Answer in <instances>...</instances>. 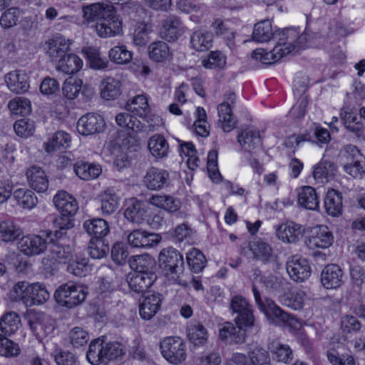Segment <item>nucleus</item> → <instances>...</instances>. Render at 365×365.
Returning <instances> with one entry per match:
<instances>
[{"mask_svg": "<svg viewBox=\"0 0 365 365\" xmlns=\"http://www.w3.org/2000/svg\"><path fill=\"white\" fill-rule=\"evenodd\" d=\"M29 291L30 304H27V307L43 304L50 298V293L43 284L38 282L31 284Z\"/></svg>", "mask_w": 365, "mask_h": 365, "instance_id": "40", "label": "nucleus"}, {"mask_svg": "<svg viewBox=\"0 0 365 365\" xmlns=\"http://www.w3.org/2000/svg\"><path fill=\"white\" fill-rule=\"evenodd\" d=\"M300 225L287 222L280 225L277 229L276 234L279 240L286 243H294L301 235Z\"/></svg>", "mask_w": 365, "mask_h": 365, "instance_id": "28", "label": "nucleus"}, {"mask_svg": "<svg viewBox=\"0 0 365 365\" xmlns=\"http://www.w3.org/2000/svg\"><path fill=\"white\" fill-rule=\"evenodd\" d=\"M170 175L165 170L151 167L144 178L143 184L150 190H160L168 185Z\"/></svg>", "mask_w": 365, "mask_h": 365, "instance_id": "10", "label": "nucleus"}, {"mask_svg": "<svg viewBox=\"0 0 365 365\" xmlns=\"http://www.w3.org/2000/svg\"><path fill=\"white\" fill-rule=\"evenodd\" d=\"M190 41L191 47L197 51H207L212 45V35L202 29L193 31Z\"/></svg>", "mask_w": 365, "mask_h": 365, "instance_id": "38", "label": "nucleus"}, {"mask_svg": "<svg viewBox=\"0 0 365 365\" xmlns=\"http://www.w3.org/2000/svg\"><path fill=\"white\" fill-rule=\"evenodd\" d=\"M237 141L242 149L252 155H257L262 150V141L257 131L244 130L238 135Z\"/></svg>", "mask_w": 365, "mask_h": 365, "instance_id": "18", "label": "nucleus"}, {"mask_svg": "<svg viewBox=\"0 0 365 365\" xmlns=\"http://www.w3.org/2000/svg\"><path fill=\"white\" fill-rule=\"evenodd\" d=\"M91 68L103 70L108 68V61L101 56L99 50L94 47H88L83 50Z\"/></svg>", "mask_w": 365, "mask_h": 365, "instance_id": "49", "label": "nucleus"}, {"mask_svg": "<svg viewBox=\"0 0 365 365\" xmlns=\"http://www.w3.org/2000/svg\"><path fill=\"white\" fill-rule=\"evenodd\" d=\"M269 349L277 361L288 364L292 360V351L288 345L272 341L269 345Z\"/></svg>", "mask_w": 365, "mask_h": 365, "instance_id": "52", "label": "nucleus"}, {"mask_svg": "<svg viewBox=\"0 0 365 365\" xmlns=\"http://www.w3.org/2000/svg\"><path fill=\"white\" fill-rule=\"evenodd\" d=\"M14 197L17 204L24 209H32L38 204L36 194L26 188H19L14 192Z\"/></svg>", "mask_w": 365, "mask_h": 365, "instance_id": "46", "label": "nucleus"}, {"mask_svg": "<svg viewBox=\"0 0 365 365\" xmlns=\"http://www.w3.org/2000/svg\"><path fill=\"white\" fill-rule=\"evenodd\" d=\"M250 247L257 259L269 262L273 258L272 248L266 242L257 241L251 244Z\"/></svg>", "mask_w": 365, "mask_h": 365, "instance_id": "60", "label": "nucleus"}, {"mask_svg": "<svg viewBox=\"0 0 365 365\" xmlns=\"http://www.w3.org/2000/svg\"><path fill=\"white\" fill-rule=\"evenodd\" d=\"M232 310L238 315L235 317L236 324H242L245 327H252L254 324V316L247 299L240 295L232 297L230 303Z\"/></svg>", "mask_w": 365, "mask_h": 365, "instance_id": "9", "label": "nucleus"}, {"mask_svg": "<svg viewBox=\"0 0 365 365\" xmlns=\"http://www.w3.org/2000/svg\"><path fill=\"white\" fill-rule=\"evenodd\" d=\"M279 36L278 42L277 45L272 50L274 53L275 61H279L284 56L288 55L294 51L293 46L289 43L288 39L285 36L284 31L277 34Z\"/></svg>", "mask_w": 365, "mask_h": 365, "instance_id": "61", "label": "nucleus"}, {"mask_svg": "<svg viewBox=\"0 0 365 365\" xmlns=\"http://www.w3.org/2000/svg\"><path fill=\"white\" fill-rule=\"evenodd\" d=\"M163 356L170 363L178 364L186 359V348L183 340L180 337L165 338L160 344Z\"/></svg>", "mask_w": 365, "mask_h": 365, "instance_id": "5", "label": "nucleus"}, {"mask_svg": "<svg viewBox=\"0 0 365 365\" xmlns=\"http://www.w3.org/2000/svg\"><path fill=\"white\" fill-rule=\"evenodd\" d=\"M336 170V165L331 160L322 158L314 167L313 172L314 178L319 182H328Z\"/></svg>", "mask_w": 365, "mask_h": 365, "instance_id": "36", "label": "nucleus"}, {"mask_svg": "<svg viewBox=\"0 0 365 365\" xmlns=\"http://www.w3.org/2000/svg\"><path fill=\"white\" fill-rule=\"evenodd\" d=\"M219 120L222 122V128L225 132H230L236 125L230 103L223 102L217 107Z\"/></svg>", "mask_w": 365, "mask_h": 365, "instance_id": "44", "label": "nucleus"}, {"mask_svg": "<svg viewBox=\"0 0 365 365\" xmlns=\"http://www.w3.org/2000/svg\"><path fill=\"white\" fill-rule=\"evenodd\" d=\"M158 262L167 278L180 285L187 286V281L182 278L183 257L177 250L173 247L162 250L158 256Z\"/></svg>", "mask_w": 365, "mask_h": 365, "instance_id": "1", "label": "nucleus"}, {"mask_svg": "<svg viewBox=\"0 0 365 365\" xmlns=\"http://www.w3.org/2000/svg\"><path fill=\"white\" fill-rule=\"evenodd\" d=\"M130 245L138 248H149L156 245L161 237L156 233L148 232L143 230H135L127 237Z\"/></svg>", "mask_w": 365, "mask_h": 365, "instance_id": "11", "label": "nucleus"}, {"mask_svg": "<svg viewBox=\"0 0 365 365\" xmlns=\"http://www.w3.org/2000/svg\"><path fill=\"white\" fill-rule=\"evenodd\" d=\"M250 365H270L269 353L260 346H255L248 352Z\"/></svg>", "mask_w": 365, "mask_h": 365, "instance_id": "62", "label": "nucleus"}, {"mask_svg": "<svg viewBox=\"0 0 365 365\" xmlns=\"http://www.w3.org/2000/svg\"><path fill=\"white\" fill-rule=\"evenodd\" d=\"M299 204L308 210H316L319 207V200L316 190L310 186L303 187L298 194Z\"/></svg>", "mask_w": 365, "mask_h": 365, "instance_id": "42", "label": "nucleus"}, {"mask_svg": "<svg viewBox=\"0 0 365 365\" xmlns=\"http://www.w3.org/2000/svg\"><path fill=\"white\" fill-rule=\"evenodd\" d=\"M123 346L117 341L103 344L100 339L92 341L86 354L88 361L93 365H106L109 361L123 355Z\"/></svg>", "mask_w": 365, "mask_h": 365, "instance_id": "2", "label": "nucleus"}, {"mask_svg": "<svg viewBox=\"0 0 365 365\" xmlns=\"http://www.w3.org/2000/svg\"><path fill=\"white\" fill-rule=\"evenodd\" d=\"M70 142L71 137L67 133L57 131L43 143V148L46 153L51 154L60 148L68 147Z\"/></svg>", "mask_w": 365, "mask_h": 365, "instance_id": "37", "label": "nucleus"}, {"mask_svg": "<svg viewBox=\"0 0 365 365\" xmlns=\"http://www.w3.org/2000/svg\"><path fill=\"white\" fill-rule=\"evenodd\" d=\"M343 271L336 264L327 265L321 273V282L326 289H336L344 284Z\"/></svg>", "mask_w": 365, "mask_h": 365, "instance_id": "15", "label": "nucleus"}, {"mask_svg": "<svg viewBox=\"0 0 365 365\" xmlns=\"http://www.w3.org/2000/svg\"><path fill=\"white\" fill-rule=\"evenodd\" d=\"M287 272L295 282H302L311 274V267L308 261L299 255H292L287 261Z\"/></svg>", "mask_w": 365, "mask_h": 365, "instance_id": "8", "label": "nucleus"}, {"mask_svg": "<svg viewBox=\"0 0 365 365\" xmlns=\"http://www.w3.org/2000/svg\"><path fill=\"white\" fill-rule=\"evenodd\" d=\"M74 170L76 174L83 180L96 179L102 172L100 165L83 161L76 163Z\"/></svg>", "mask_w": 365, "mask_h": 365, "instance_id": "39", "label": "nucleus"}, {"mask_svg": "<svg viewBox=\"0 0 365 365\" xmlns=\"http://www.w3.org/2000/svg\"><path fill=\"white\" fill-rule=\"evenodd\" d=\"M8 107L16 115H26L31 110L30 101L25 98H16L9 101Z\"/></svg>", "mask_w": 365, "mask_h": 365, "instance_id": "63", "label": "nucleus"}, {"mask_svg": "<svg viewBox=\"0 0 365 365\" xmlns=\"http://www.w3.org/2000/svg\"><path fill=\"white\" fill-rule=\"evenodd\" d=\"M334 237L329 228L324 225L314 227L309 238V245L311 247L325 249L329 247L333 242Z\"/></svg>", "mask_w": 365, "mask_h": 365, "instance_id": "23", "label": "nucleus"}, {"mask_svg": "<svg viewBox=\"0 0 365 365\" xmlns=\"http://www.w3.org/2000/svg\"><path fill=\"white\" fill-rule=\"evenodd\" d=\"M112 6L101 3L91 4L83 8V17L87 22L100 21L112 15Z\"/></svg>", "mask_w": 365, "mask_h": 365, "instance_id": "21", "label": "nucleus"}, {"mask_svg": "<svg viewBox=\"0 0 365 365\" xmlns=\"http://www.w3.org/2000/svg\"><path fill=\"white\" fill-rule=\"evenodd\" d=\"M306 294L304 291L294 289L284 296L283 304L294 310L300 309L303 307Z\"/></svg>", "mask_w": 365, "mask_h": 365, "instance_id": "56", "label": "nucleus"}, {"mask_svg": "<svg viewBox=\"0 0 365 365\" xmlns=\"http://www.w3.org/2000/svg\"><path fill=\"white\" fill-rule=\"evenodd\" d=\"M186 260L190 269L195 273L202 272L207 263L202 252L195 248H192L187 253Z\"/></svg>", "mask_w": 365, "mask_h": 365, "instance_id": "54", "label": "nucleus"}, {"mask_svg": "<svg viewBox=\"0 0 365 365\" xmlns=\"http://www.w3.org/2000/svg\"><path fill=\"white\" fill-rule=\"evenodd\" d=\"M22 235V229L13 220L6 219L0 221V239L3 242H14Z\"/></svg>", "mask_w": 365, "mask_h": 365, "instance_id": "31", "label": "nucleus"}, {"mask_svg": "<svg viewBox=\"0 0 365 365\" xmlns=\"http://www.w3.org/2000/svg\"><path fill=\"white\" fill-rule=\"evenodd\" d=\"M26 318L31 330L38 339L45 337L53 330L51 326L46 325V318L42 312H29Z\"/></svg>", "mask_w": 365, "mask_h": 365, "instance_id": "20", "label": "nucleus"}, {"mask_svg": "<svg viewBox=\"0 0 365 365\" xmlns=\"http://www.w3.org/2000/svg\"><path fill=\"white\" fill-rule=\"evenodd\" d=\"M245 325L225 322L220 329L219 336L221 340L229 343L242 344L245 341Z\"/></svg>", "mask_w": 365, "mask_h": 365, "instance_id": "14", "label": "nucleus"}, {"mask_svg": "<svg viewBox=\"0 0 365 365\" xmlns=\"http://www.w3.org/2000/svg\"><path fill=\"white\" fill-rule=\"evenodd\" d=\"M116 123L122 128H125L132 130L135 132H138L144 128V124L140 120L128 113L124 112L116 115Z\"/></svg>", "mask_w": 365, "mask_h": 365, "instance_id": "53", "label": "nucleus"}, {"mask_svg": "<svg viewBox=\"0 0 365 365\" xmlns=\"http://www.w3.org/2000/svg\"><path fill=\"white\" fill-rule=\"evenodd\" d=\"M120 87L121 84L118 80L107 76L100 83V95L106 101L114 100L120 94Z\"/></svg>", "mask_w": 365, "mask_h": 365, "instance_id": "29", "label": "nucleus"}, {"mask_svg": "<svg viewBox=\"0 0 365 365\" xmlns=\"http://www.w3.org/2000/svg\"><path fill=\"white\" fill-rule=\"evenodd\" d=\"M83 67V61L75 53L65 54L58 60L57 71L66 75L78 72Z\"/></svg>", "mask_w": 365, "mask_h": 365, "instance_id": "27", "label": "nucleus"}, {"mask_svg": "<svg viewBox=\"0 0 365 365\" xmlns=\"http://www.w3.org/2000/svg\"><path fill=\"white\" fill-rule=\"evenodd\" d=\"M50 234L51 232H42L39 235L29 234L23 236L18 242L20 252L27 257L43 254L48 247Z\"/></svg>", "mask_w": 365, "mask_h": 365, "instance_id": "4", "label": "nucleus"}, {"mask_svg": "<svg viewBox=\"0 0 365 365\" xmlns=\"http://www.w3.org/2000/svg\"><path fill=\"white\" fill-rule=\"evenodd\" d=\"M130 267L136 273H155V261L149 255H141L133 257Z\"/></svg>", "mask_w": 365, "mask_h": 365, "instance_id": "43", "label": "nucleus"}, {"mask_svg": "<svg viewBox=\"0 0 365 365\" xmlns=\"http://www.w3.org/2000/svg\"><path fill=\"white\" fill-rule=\"evenodd\" d=\"M118 207V198L111 190H105L101 195V210L103 214L113 213Z\"/></svg>", "mask_w": 365, "mask_h": 365, "instance_id": "57", "label": "nucleus"}, {"mask_svg": "<svg viewBox=\"0 0 365 365\" xmlns=\"http://www.w3.org/2000/svg\"><path fill=\"white\" fill-rule=\"evenodd\" d=\"M149 57L155 62H165L172 58V52L167 43L158 41L148 46Z\"/></svg>", "mask_w": 365, "mask_h": 365, "instance_id": "35", "label": "nucleus"}, {"mask_svg": "<svg viewBox=\"0 0 365 365\" xmlns=\"http://www.w3.org/2000/svg\"><path fill=\"white\" fill-rule=\"evenodd\" d=\"M162 303L161 295L158 293L147 292L140 300L139 312L145 320H150L159 311Z\"/></svg>", "mask_w": 365, "mask_h": 365, "instance_id": "13", "label": "nucleus"}, {"mask_svg": "<svg viewBox=\"0 0 365 365\" xmlns=\"http://www.w3.org/2000/svg\"><path fill=\"white\" fill-rule=\"evenodd\" d=\"M53 203L63 215L73 216L78 209L76 200L65 191L58 192L53 197Z\"/></svg>", "mask_w": 365, "mask_h": 365, "instance_id": "22", "label": "nucleus"}, {"mask_svg": "<svg viewBox=\"0 0 365 365\" xmlns=\"http://www.w3.org/2000/svg\"><path fill=\"white\" fill-rule=\"evenodd\" d=\"M324 207L329 215L335 217L340 215L342 210L341 193L334 189L329 190L324 200Z\"/></svg>", "mask_w": 365, "mask_h": 365, "instance_id": "41", "label": "nucleus"}, {"mask_svg": "<svg viewBox=\"0 0 365 365\" xmlns=\"http://www.w3.org/2000/svg\"><path fill=\"white\" fill-rule=\"evenodd\" d=\"M29 186L38 192H43L48 187V179L43 169L34 165L26 171Z\"/></svg>", "mask_w": 365, "mask_h": 365, "instance_id": "24", "label": "nucleus"}, {"mask_svg": "<svg viewBox=\"0 0 365 365\" xmlns=\"http://www.w3.org/2000/svg\"><path fill=\"white\" fill-rule=\"evenodd\" d=\"M20 326V317L15 312H7L0 318V330L1 334L6 336H11L16 333Z\"/></svg>", "mask_w": 365, "mask_h": 365, "instance_id": "33", "label": "nucleus"}, {"mask_svg": "<svg viewBox=\"0 0 365 365\" xmlns=\"http://www.w3.org/2000/svg\"><path fill=\"white\" fill-rule=\"evenodd\" d=\"M148 203L165 211L173 213L181 207V201L169 195H153L148 200Z\"/></svg>", "mask_w": 365, "mask_h": 365, "instance_id": "25", "label": "nucleus"}, {"mask_svg": "<svg viewBox=\"0 0 365 365\" xmlns=\"http://www.w3.org/2000/svg\"><path fill=\"white\" fill-rule=\"evenodd\" d=\"M71 44V41L64 36H55L46 42V53L53 61H56L66 54Z\"/></svg>", "mask_w": 365, "mask_h": 365, "instance_id": "19", "label": "nucleus"}, {"mask_svg": "<svg viewBox=\"0 0 365 365\" xmlns=\"http://www.w3.org/2000/svg\"><path fill=\"white\" fill-rule=\"evenodd\" d=\"M87 294V287L68 282L58 287L54 293V299L60 305L71 309L84 302Z\"/></svg>", "mask_w": 365, "mask_h": 365, "instance_id": "3", "label": "nucleus"}, {"mask_svg": "<svg viewBox=\"0 0 365 365\" xmlns=\"http://www.w3.org/2000/svg\"><path fill=\"white\" fill-rule=\"evenodd\" d=\"M106 123L103 118L95 113H88L81 117L77 122V130L83 135L100 133L104 130Z\"/></svg>", "mask_w": 365, "mask_h": 365, "instance_id": "7", "label": "nucleus"}, {"mask_svg": "<svg viewBox=\"0 0 365 365\" xmlns=\"http://www.w3.org/2000/svg\"><path fill=\"white\" fill-rule=\"evenodd\" d=\"M344 170L353 178H362L365 175V157L351 162L345 163Z\"/></svg>", "mask_w": 365, "mask_h": 365, "instance_id": "64", "label": "nucleus"}, {"mask_svg": "<svg viewBox=\"0 0 365 365\" xmlns=\"http://www.w3.org/2000/svg\"><path fill=\"white\" fill-rule=\"evenodd\" d=\"M188 339L195 346H203L207 341V329L201 324H195L189 328Z\"/></svg>", "mask_w": 365, "mask_h": 365, "instance_id": "58", "label": "nucleus"}, {"mask_svg": "<svg viewBox=\"0 0 365 365\" xmlns=\"http://www.w3.org/2000/svg\"><path fill=\"white\" fill-rule=\"evenodd\" d=\"M31 284L25 281H20L16 282L9 292V298L12 302H22L23 304L27 307L29 302V288Z\"/></svg>", "mask_w": 365, "mask_h": 365, "instance_id": "51", "label": "nucleus"}, {"mask_svg": "<svg viewBox=\"0 0 365 365\" xmlns=\"http://www.w3.org/2000/svg\"><path fill=\"white\" fill-rule=\"evenodd\" d=\"M252 292L257 304L267 317L275 318L284 323L289 322L292 319V317L283 311L273 300L265 299L264 301H262L260 293L255 284L252 286Z\"/></svg>", "mask_w": 365, "mask_h": 365, "instance_id": "6", "label": "nucleus"}, {"mask_svg": "<svg viewBox=\"0 0 365 365\" xmlns=\"http://www.w3.org/2000/svg\"><path fill=\"white\" fill-rule=\"evenodd\" d=\"M72 249L68 245L53 242L49 248V257L58 263L70 262L72 259Z\"/></svg>", "mask_w": 365, "mask_h": 365, "instance_id": "45", "label": "nucleus"}, {"mask_svg": "<svg viewBox=\"0 0 365 365\" xmlns=\"http://www.w3.org/2000/svg\"><path fill=\"white\" fill-rule=\"evenodd\" d=\"M126 109L128 112L143 118L150 113V108L147 98L143 95H138L134 97L126 104Z\"/></svg>", "mask_w": 365, "mask_h": 365, "instance_id": "47", "label": "nucleus"}, {"mask_svg": "<svg viewBox=\"0 0 365 365\" xmlns=\"http://www.w3.org/2000/svg\"><path fill=\"white\" fill-rule=\"evenodd\" d=\"M83 228L89 235L93 236V238L103 239L110 231L108 222L101 218L86 220Z\"/></svg>", "mask_w": 365, "mask_h": 365, "instance_id": "30", "label": "nucleus"}, {"mask_svg": "<svg viewBox=\"0 0 365 365\" xmlns=\"http://www.w3.org/2000/svg\"><path fill=\"white\" fill-rule=\"evenodd\" d=\"M88 252L91 258L99 259L108 255L109 247L101 238H91L88 247Z\"/></svg>", "mask_w": 365, "mask_h": 365, "instance_id": "55", "label": "nucleus"}, {"mask_svg": "<svg viewBox=\"0 0 365 365\" xmlns=\"http://www.w3.org/2000/svg\"><path fill=\"white\" fill-rule=\"evenodd\" d=\"M273 35L271 22L266 19L255 25L252 36L254 41L263 43L269 41Z\"/></svg>", "mask_w": 365, "mask_h": 365, "instance_id": "48", "label": "nucleus"}, {"mask_svg": "<svg viewBox=\"0 0 365 365\" xmlns=\"http://www.w3.org/2000/svg\"><path fill=\"white\" fill-rule=\"evenodd\" d=\"M21 15L17 7H11L3 12L0 16V25L4 29H10L17 25Z\"/></svg>", "mask_w": 365, "mask_h": 365, "instance_id": "59", "label": "nucleus"}, {"mask_svg": "<svg viewBox=\"0 0 365 365\" xmlns=\"http://www.w3.org/2000/svg\"><path fill=\"white\" fill-rule=\"evenodd\" d=\"M175 7L180 13L191 14L190 20L196 24L200 22L204 15L203 7L190 0H177Z\"/></svg>", "mask_w": 365, "mask_h": 365, "instance_id": "32", "label": "nucleus"}, {"mask_svg": "<svg viewBox=\"0 0 365 365\" xmlns=\"http://www.w3.org/2000/svg\"><path fill=\"white\" fill-rule=\"evenodd\" d=\"M5 82L9 89L16 93H24L29 88L27 75L21 71H13L7 73Z\"/></svg>", "mask_w": 365, "mask_h": 365, "instance_id": "26", "label": "nucleus"}, {"mask_svg": "<svg viewBox=\"0 0 365 365\" xmlns=\"http://www.w3.org/2000/svg\"><path fill=\"white\" fill-rule=\"evenodd\" d=\"M185 31V27L180 17L169 15L162 21L160 35L168 41H176Z\"/></svg>", "mask_w": 365, "mask_h": 365, "instance_id": "12", "label": "nucleus"}, {"mask_svg": "<svg viewBox=\"0 0 365 365\" xmlns=\"http://www.w3.org/2000/svg\"><path fill=\"white\" fill-rule=\"evenodd\" d=\"M148 148L154 158H163L168 155L169 145L164 136L155 134L148 139Z\"/></svg>", "mask_w": 365, "mask_h": 365, "instance_id": "34", "label": "nucleus"}, {"mask_svg": "<svg viewBox=\"0 0 365 365\" xmlns=\"http://www.w3.org/2000/svg\"><path fill=\"white\" fill-rule=\"evenodd\" d=\"M95 29L98 36L108 38L119 34L122 30V25L113 11L110 16L98 21L95 25Z\"/></svg>", "mask_w": 365, "mask_h": 365, "instance_id": "16", "label": "nucleus"}, {"mask_svg": "<svg viewBox=\"0 0 365 365\" xmlns=\"http://www.w3.org/2000/svg\"><path fill=\"white\" fill-rule=\"evenodd\" d=\"M155 273H130L127 281L130 289L136 293L146 294L145 292L156 280Z\"/></svg>", "mask_w": 365, "mask_h": 365, "instance_id": "17", "label": "nucleus"}, {"mask_svg": "<svg viewBox=\"0 0 365 365\" xmlns=\"http://www.w3.org/2000/svg\"><path fill=\"white\" fill-rule=\"evenodd\" d=\"M108 58L115 64L125 65L131 61L133 53L124 45L115 46L109 50Z\"/></svg>", "mask_w": 365, "mask_h": 365, "instance_id": "50", "label": "nucleus"}]
</instances>
